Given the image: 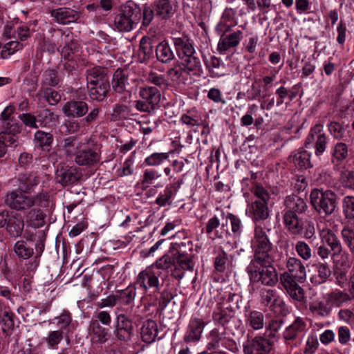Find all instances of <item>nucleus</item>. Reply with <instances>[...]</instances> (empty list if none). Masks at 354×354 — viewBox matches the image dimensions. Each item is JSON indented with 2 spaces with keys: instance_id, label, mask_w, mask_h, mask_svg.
Here are the masks:
<instances>
[{
  "instance_id": "obj_14",
  "label": "nucleus",
  "mask_w": 354,
  "mask_h": 354,
  "mask_svg": "<svg viewBox=\"0 0 354 354\" xmlns=\"http://www.w3.org/2000/svg\"><path fill=\"white\" fill-rule=\"evenodd\" d=\"M235 346V342L232 339L223 336L214 329L209 334V342L207 348L212 351H222V348L233 351Z\"/></svg>"
},
{
  "instance_id": "obj_55",
  "label": "nucleus",
  "mask_w": 354,
  "mask_h": 354,
  "mask_svg": "<svg viewBox=\"0 0 354 354\" xmlns=\"http://www.w3.org/2000/svg\"><path fill=\"white\" fill-rule=\"evenodd\" d=\"M295 251L298 256L304 261H308L312 257V250L307 243L304 241H299L295 246Z\"/></svg>"
},
{
  "instance_id": "obj_27",
  "label": "nucleus",
  "mask_w": 354,
  "mask_h": 354,
  "mask_svg": "<svg viewBox=\"0 0 354 354\" xmlns=\"http://www.w3.org/2000/svg\"><path fill=\"white\" fill-rule=\"evenodd\" d=\"M53 140V135L51 133L38 130L35 133L34 142L35 147L44 151L48 152L50 151Z\"/></svg>"
},
{
  "instance_id": "obj_19",
  "label": "nucleus",
  "mask_w": 354,
  "mask_h": 354,
  "mask_svg": "<svg viewBox=\"0 0 354 354\" xmlns=\"http://www.w3.org/2000/svg\"><path fill=\"white\" fill-rule=\"evenodd\" d=\"M3 125L4 130L0 132V142L6 147L13 145L16 141V134L21 131V126L18 122L12 121Z\"/></svg>"
},
{
  "instance_id": "obj_48",
  "label": "nucleus",
  "mask_w": 354,
  "mask_h": 354,
  "mask_svg": "<svg viewBox=\"0 0 354 354\" xmlns=\"http://www.w3.org/2000/svg\"><path fill=\"white\" fill-rule=\"evenodd\" d=\"M348 156V147L344 142H337L333 149L332 162L339 163Z\"/></svg>"
},
{
  "instance_id": "obj_52",
  "label": "nucleus",
  "mask_w": 354,
  "mask_h": 354,
  "mask_svg": "<svg viewBox=\"0 0 354 354\" xmlns=\"http://www.w3.org/2000/svg\"><path fill=\"white\" fill-rule=\"evenodd\" d=\"M283 324L282 319H272L270 320L268 324H266V332L268 339L276 338L278 337V333L281 330Z\"/></svg>"
},
{
  "instance_id": "obj_6",
  "label": "nucleus",
  "mask_w": 354,
  "mask_h": 354,
  "mask_svg": "<svg viewBox=\"0 0 354 354\" xmlns=\"http://www.w3.org/2000/svg\"><path fill=\"white\" fill-rule=\"evenodd\" d=\"M261 304L276 314L287 313L286 305L278 291L275 289L262 288L259 291Z\"/></svg>"
},
{
  "instance_id": "obj_57",
  "label": "nucleus",
  "mask_w": 354,
  "mask_h": 354,
  "mask_svg": "<svg viewBox=\"0 0 354 354\" xmlns=\"http://www.w3.org/2000/svg\"><path fill=\"white\" fill-rule=\"evenodd\" d=\"M319 343L316 334L310 333L306 339L305 347L304 349V354H314L318 349Z\"/></svg>"
},
{
  "instance_id": "obj_49",
  "label": "nucleus",
  "mask_w": 354,
  "mask_h": 354,
  "mask_svg": "<svg viewBox=\"0 0 354 354\" xmlns=\"http://www.w3.org/2000/svg\"><path fill=\"white\" fill-rule=\"evenodd\" d=\"M332 257L337 267H341L343 269L348 268L351 266L350 255L346 251L341 248V251L333 252Z\"/></svg>"
},
{
  "instance_id": "obj_4",
  "label": "nucleus",
  "mask_w": 354,
  "mask_h": 354,
  "mask_svg": "<svg viewBox=\"0 0 354 354\" xmlns=\"http://www.w3.org/2000/svg\"><path fill=\"white\" fill-rule=\"evenodd\" d=\"M271 229L256 224L254 230V236L251 241V247L254 251L252 259L259 261L275 259L276 250L271 243L269 235Z\"/></svg>"
},
{
  "instance_id": "obj_50",
  "label": "nucleus",
  "mask_w": 354,
  "mask_h": 354,
  "mask_svg": "<svg viewBox=\"0 0 354 354\" xmlns=\"http://www.w3.org/2000/svg\"><path fill=\"white\" fill-rule=\"evenodd\" d=\"M60 79L56 71L53 69L46 70L42 75V86H48L55 87L59 84Z\"/></svg>"
},
{
  "instance_id": "obj_59",
  "label": "nucleus",
  "mask_w": 354,
  "mask_h": 354,
  "mask_svg": "<svg viewBox=\"0 0 354 354\" xmlns=\"http://www.w3.org/2000/svg\"><path fill=\"white\" fill-rule=\"evenodd\" d=\"M230 221L231 225V230L234 236H239L242 232L241 221L236 216L229 213L226 216V223Z\"/></svg>"
},
{
  "instance_id": "obj_61",
  "label": "nucleus",
  "mask_w": 354,
  "mask_h": 354,
  "mask_svg": "<svg viewBox=\"0 0 354 354\" xmlns=\"http://www.w3.org/2000/svg\"><path fill=\"white\" fill-rule=\"evenodd\" d=\"M62 339L63 330H58L51 331L48 335V337L46 338V341L50 347L54 348L59 344V343L62 340Z\"/></svg>"
},
{
  "instance_id": "obj_36",
  "label": "nucleus",
  "mask_w": 354,
  "mask_h": 354,
  "mask_svg": "<svg viewBox=\"0 0 354 354\" xmlns=\"http://www.w3.org/2000/svg\"><path fill=\"white\" fill-rule=\"evenodd\" d=\"M219 225L220 221L216 216H214L208 220L205 227V232L207 235H210L214 231H215V235L218 238H222L224 234H230L228 229L225 227L227 225V223H222L221 227V232L216 230L219 227Z\"/></svg>"
},
{
  "instance_id": "obj_11",
  "label": "nucleus",
  "mask_w": 354,
  "mask_h": 354,
  "mask_svg": "<svg viewBox=\"0 0 354 354\" xmlns=\"http://www.w3.org/2000/svg\"><path fill=\"white\" fill-rule=\"evenodd\" d=\"M83 176L82 170L77 167H61L55 173V180L63 187L77 183Z\"/></svg>"
},
{
  "instance_id": "obj_62",
  "label": "nucleus",
  "mask_w": 354,
  "mask_h": 354,
  "mask_svg": "<svg viewBox=\"0 0 354 354\" xmlns=\"http://www.w3.org/2000/svg\"><path fill=\"white\" fill-rule=\"evenodd\" d=\"M19 118L24 124V125L32 129L39 128L37 115H34L31 113H22L19 115Z\"/></svg>"
},
{
  "instance_id": "obj_26",
  "label": "nucleus",
  "mask_w": 354,
  "mask_h": 354,
  "mask_svg": "<svg viewBox=\"0 0 354 354\" xmlns=\"http://www.w3.org/2000/svg\"><path fill=\"white\" fill-rule=\"evenodd\" d=\"M310 159V153L304 149H299L289 157L290 162L298 169H306L312 167Z\"/></svg>"
},
{
  "instance_id": "obj_22",
  "label": "nucleus",
  "mask_w": 354,
  "mask_h": 354,
  "mask_svg": "<svg viewBox=\"0 0 354 354\" xmlns=\"http://www.w3.org/2000/svg\"><path fill=\"white\" fill-rule=\"evenodd\" d=\"M286 270L283 273L290 274L293 277L295 276L296 278L306 279V267L300 259L292 257L287 258L286 261Z\"/></svg>"
},
{
  "instance_id": "obj_29",
  "label": "nucleus",
  "mask_w": 354,
  "mask_h": 354,
  "mask_svg": "<svg viewBox=\"0 0 354 354\" xmlns=\"http://www.w3.org/2000/svg\"><path fill=\"white\" fill-rule=\"evenodd\" d=\"M245 322L247 327L254 330H259L266 326L264 314L258 310H251L245 315Z\"/></svg>"
},
{
  "instance_id": "obj_64",
  "label": "nucleus",
  "mask_w": 354,
  "mask_h": 354,
  "mask_svg": "<svg viewBox=\"0 0 354 354\" xmlns=\"http://www.w3.org/2000/svg\"><path fill=\"white\" fill-rule=\"evenodd\" d=\"M46 100L50 105H55L61 100V95L56 91L50 88L44 89Z\"/></svg>"
},
{
  "instance_id": "obj_35",
  "label": "nucleus",
  "mask_w": 354,
  "mask_h": 354,
  "mask_svg": "<svg viewBox=\"0 0 354 354\" xmlns=\"http://www.w3.org/2000/svg\"><path fill=\"white\" fill-rule=\"evenodd\" d=\"M136 283L145 290L148 287L155 286V272L152 266L147 267L139 274Z\"/></svg>"
},
{
  "instance_id": "obj_28",
  "label": "nucleus",
  "mask_w": 354,
  "mask_h": 354,
  "mask_svg": "<svg viewBox=\"0 0 354 354\" xmlns=\"http://www.w3.org/2000/svg\"><path fill=\"white\" fill-rule=\"evenodd\" d=\"M309 310L314 315L321 317H328L332 311L325 295L322 299L311 302L309 304Z\"/></svg>"
},
{
  "instance_id": "obj_56",
  "label": "nucleus",
  "mask_w": 354,
  "mask_h": 354,
  "mask_svg": "<svg viewBox=\"0 0 354 354\" xmlns=\"http://www.w3.org/2000/svg\"><path fill=\"white\" fill-rule=\"evenodd\" d=\"M23 46V44L17 41H11L6 43L1 52V57L7 59L15 52L21 49Z\"/></svg>"
},
{
  "instance_id": "obj_2",
  "label": "nucleus",
  "mask_w": 354,
  "mask_h": 354,
  "mask_svg": "<svg viewBox=\"0 0 354 354\" xmlns=\"http://www.w3.org/2000/svg\"><path fill=\"white\" fill-rule=\"evenodd\" d=\"M18 186L20 192L14 191L9 194L6 204L17 211L30 209L36 205L46 208L50 205V195L48 192H41L35 196H28L24 193H30L39 183V178L35 173L21 174L18 178Z\"/></svg>"
},
{
  "instance_id": "obj_21",
  "label": "nucleus",
  "mask_w": 354,
  "mask_h": 354,
  "mask_svg": "<svg viewBox=\"0 0 354 354\" xmlns=\"http://www.w3.org/2000/svg\"><path fill=\"white\" fill-rule=\"evenodd\" d=\"M249 216L254 222L266 220L269 216L268 203L254 201L248 207Z\"/></svg>"
},
{
  "instance_id": "obj_41",
  "label": "nucleus",
  "mask_w": 354,
  "mask_h": 354,
  "mask_svg": "<svg viewBox=\"0 0 354 354\" xmlns=\"http://www.w3.org/2000/svg\"><path fill=\"white\" fill-rule=\"evenodd\" d=\"M153 35L150 37H143L140 41V56L142 55L143 61H148L153 57Z\"/></svg>"
},
{
  "instance_id": "obj_42",
  "label": "nucleus",
  "mask_w": 354,
  "mask_h": 354,
  "mask_svg": "<svg viewBox=\"0 0 354 354\" xmlns=\"http://www.w3.org/2000/svg\"><path fill=\"white\" fill-rule=\"evenodd\" d=\"M142 340L147 344L155 341V321L149 319L144 322L141 328Z\"/></svg>"
},
{
  "instance_id": "obj_32",
  "label": "nucleus",
  "mask_w": 354,
  "mask_h": 354,
  "mask_svg": "<svg viewBox=\"0 0 354 354\" xmlns=\"http://www.w3.org/2000/svg\"><path fill=\"white\" fill-rule=\"evenodd\" d=\"M88 95L93 100L102 101L110 90V83L100 82L93 85L87 86Z\"/></svg>"
},
{
  "instance_id": "obj_15",
  "label": "nucleus",
  "mask_w": 354,
  "mask_h": 354,
  "mask_svg": "<svg viewBox=\"0 0 354 354\" xmlns=\"http://www.w3.org/2000/svg\"><path fill=\"white\" fill-rule=\"evenodd\" d=\"M50 14L55 21L63 25L77 21L82 15L81 12L66 7L52 10Z\"/></svg>"
},
{
  "instance_id": "obj_53",
  "label": "nucleus",
  "mask_w": 354,
  "mask_h": 354,
  "mask_svg": "<svg viewBox=\"0 0 354 354\" xmlns=\"http://www.w3.org/2000/svg\"><path fill=\"white\" fill-rule=\"evenodd\" d=\"M342 211L347 220L354 219V196H346L342 200Z\"/></svg>"
},
{
  "instance_id": "obj_20",
  "label": "nucleus",
  "mask_w": 354,
  "mask_h": 354,
  "mask_svg": "<svg viewBox=\"0 0 354 354\" xmlns=\"http://www.w3.org/2000/svg\"><path fill=\"white\" fill-rule=\"evenodd\" d=\"M306 323L301 317H297L293 322L288 326L283 333L285 342L289 344L291 341L295 340L299 333L305 331Z\"/></svg>"
},
{
  "instance_id": "obj_31",
  "label": "nucleus",
  "mask_w": 354,
  "mask_h": 354,
  "mask_svg": "<svg viewBox=\"0 0 354 354\" xmlns=\"http://www.w3.org/2000/svg\"><path fill=\"white\" fill-rule=\"evenodd\" d=\"M39 127H49L54 125L59 116L49 109H42L36 112Z\"/></svg>"
},
{
  "instance_id": "obj_43",
  "label": "nucleus",
  "mask_w": 354,
  "mask_h": 354,
  "mask_svg": "<svg viewBox=\"0 0 354 354\" xmlns=\"http://www.w3.org/2000/svg\"><path fill=\"white\" fill-rule=\"evenodd\" d=\"M89 330L93 334V339L100 343H104L107 340L106 335L108 334L107 330L102 327L98 320H91Z\"/></svg>"
},
{
  "instance_id": "obj_38",
  "label": "nucleus",
  "mask_w": 354,
  "mask_h": 354,
  "mask_svg": "<svg viewBox=\"0 0 354 354\" xmlns=\"http://www.w3.org/2000/svg\"><path fill=\"white\" fill-rule=\"evenodd\" d=\"M128 76L127 71L120 68L115 71L112 80V86L113 90L119 93L124 92L126 89Z\"/></svg>"
},
{
  "instance_id": "obj_9",
  "label": "nucleus",
  "mask_w": 354,
  "mask_h": 354,
  "mask_svg": "<svg viewBox=\"0 0 354 354\" xmlns=\"http://www.w3.org/2000/svg\"><path fill=\"white\" fill-rule=\"evenodd\" d=\"M101 159L100 151L97 147H77L75 153V162L80 166L92 167L97 165Z\"/></svg>"
},
{
  "instance_id": "obj_10",
  "label": "nucleus",
  "mask_w": 354,
  "mask_h": 354,
  "mask_svg": "<svg viewBox=\"0 0 354 354\" xmlns=\"http://www.w3.org/2000/svg\"><path fill=\"white\" fill-rule=\"evenodd\" d=\"M273 342L261 335L255 336L243 345V354H270Z\"/></svg>"
},
{
  "instance_id": "obj_60",
  "label": "nucleus",
  "mask_w": 354,
  "mask_h": 354,
  "mask_svg": "<svg viewBox=\"0 0 354 354\" xmlns=\"http://www.w3.org/2000/svg\"><path fill=\"white\" fill-rule=\"evenodd\" d=\"M228 265L227 254L223 250L218 252L214 260L215 269L218 272H224Z\"/></svg>"
},
{
  "instance_id": "obj_44",
  "label": "nucleus",
  "mask_w": 354,
  "mask_h": 354,
  "mask_svg": "<svg viewBox=\"0 0 354 354\" xmlns=\"http://www.w3.org/2000/svg\"><path fill=\"white\" fill-rule=\"evenodd\" d=\"M114 24L119 31L129 32L133 29L135 24H138L120 12L114 18Z\"/></svg>"
},
{
  "instance_id": "obj_54",
  "label": "nucleus",
  "mask_w": 354,
  "mask_h": 354,
  "mask_svg": "<svg viewBox=\"0 0 354 354\" xmlns=\"http://www.w3.org/2000/svg\"><path fill=\"white\" fill-rule=\"evenodd\" d=\"M15 252L19 257L24 259L30 258L34 253L33 248L24 241H17L15 243Z\"/></svg>"
},
{
  "instance_id": "obj_46",
  "label": "nucleus",
  "mask_w": 354,
  "mask_h": 354,
  "mask_svg": "<svg viewBox=\"0 0 354 354\" xmlns=\"http://www.w3.org/2000/svg\"><path fill=\"white\" fill-rule=\"evenodd\" d=\"M174 57L173 53L168 44L165 41L156 46V59L162 63L171 61Z\"/></svg>"
},
{
  "instance_id": "obj_34",
  "label": "nucleus",
  "mask_w": 354,
  "mask_h": 354,
  "mask_svg": "<svg viewBox=\"0 0 354 354\" xmlns=\"http://www.w3.org/2000/svg\"><path fill=\"white\" fill-rule=\"evenodd\" d=\"M174 12L169 0H158L156 3V19L164 24L173 16Z\"/></svg>"
},
{
  "instance_id": "obj_40",
  "label": "nucleus",
  "mask_w": 354,
  "mask_h": 354,
  "mask_svg": "<svg viewBox=\"0 0 354 354\" xmlns=\"http://www.w3.org/2000/svg\"><path fill=\"white\" fill-rule=\"evenodd\" d=\"M348 127V124L344 125L337 121H331L327 125L330 134L333 138L339 140H346V131Z\"/></svg>"
},
{
  "instance_id": "obj_18",
  "label": "nucleus",
  "mask_w": 354,
  "mask_h": 354,
  "mask_svg": "<svg viewBox=\"0 0 354 354\" xmlns=\"http://www.w3.org/2000/svg\"><path fill=\"white\" fill-rule=\"evenodd\" d=\"M140 95L143 100L136 102V107L137 109L151 113L155 109V104L153 103V97L155 91L152 86L140 87Z\"/></svg>"
},
{
  "instance_id": "obj_47",
  "label": "nucleus",
  "mask_w": 354,
  "mask_h": 354,
  "mask_svg": "<svg viewBox=\"0 0 354 354\" xmlns=\"http://www.w3.org/2000/svg\"><path fill=\"white\" fill-rule=\"evenodd\" d=\"M136 296V288L129 286L127 289L116 292V298L120 305H130L133 302Z\"/></svg>"
},
{
  "instance_id": "obj_33",
  "label": "nucleus",
  "mask_w": 354,
  "mask_h": 354,
  "mask_svg": "<svg viewBox=\"0 0 354 354\" xmlns=\"http://www.w3.org/2000/svg\"><path fill=\"white\" fill-rule=\"evenodd\" d=\"M325 296L328 299L332 309L333 306L340 307L344 304L347 303L351 300V297L349 294L337 289L325 294Z\"/></svg>"
},
{
  "instance_id": "obj_39",
  "label": "nucleus",
  "mask_w": 354,
  "mask_h": 354,
  "mask_svg": "<svg viewBox=\"0 0 354 354\" xmlns=\"http://www.w3.org/2000/svg\"><path fill=\"white\" fill-rule=\"evenodd\" d=\"M234 312L228 307L223 308L221 306H217L214 310L212 317L216 323L225 326L234 317Z\"/></svg>"
},
{
  "instance_id": "obj_12",
  "label": "nucleus",
  "mask_w": 354,
  "mask_h": 354,
  "mask_svg": "<svg viewBox=\"0 0 354 354\" xmlns=\"http://www.w3.org/2000/svg\"><path fill=\"white\" fill-rule=\"evenodd\" d=\"M328 138L324 132V127L321 124H315L311 129L305 142L306 147L315 141V154L322 155L326 150Z\"/></svg>"
},
{
  "instance_id": "obj_24",
  "label": "nucleus",
  "mask_w": 354,
  "mask_h": 354,
  "mask_svg": "<svg viewBox=\"0 0 354 354\" xmlns=\"http://www.w3.org/2000/svg\"><path fill=\"white\" fill-rule=\"evenodd\" d=\"M87 86L109 82L108 69L101 66H95L86 71Z\"/></svg>"
},
{
  "instance_id": "obj_1",
  "label": "nucleus",
  "mask_w": 354,
  "mask_h": 354,
  "mask_svg": "<svg viewBox=\"0 0 354 354\" xmlns=\"http://www.w3.org/2000/svg\"><path fill=\"white\" fill-rule=\"evenodd\" d=\"M283 223L290 234L299 236L303 234L306 239H315V229L310 221L304 218L308 209L306 201L295 194L287 196L283 202Z\"/></svg>"
},
{
  "instance_id": "obj_16",
  "label": "nucleus",
  "mask_w": 354,
  "mask_h": 354,
  "mask_svg": "<svg viewBox=\"0 0 354 354\" xmlns=\"http://www.w3.org/2000/svg\"><path fill=\"white\" fill-rule=\"evenodd\" d=\"M62 110L66 117L81 118L88 113V106L84 101L72 100L66 102Z\"/></svg>"
},
{
  "instance_id": "obj_63",
  "label": "nucleus",
  "mask_w": 354,
  "mask_h": 354,
  "mask_svg": "<svg viewBox=\"0 0 354 354\" xmlns=\"http://www.w3.org/2000/svg\"><path fill=\"white\" fill-rule=\"evenodd\" d=\"M340 181L344 187L354 190V171H345L341 174Z\"/></svg>"
},
{
  "instance_id": "obj_25",
  "label": "nucleus",
  "mask_w": 354,
  "mask_h": 354,
  "mask_svg": "<svg viewBox=\"0 0 354 354\" xmlns=\"http://www.w3.org/2000/svg\"><path fill=\"white\" fill-rule=\"evenodd\" d=\"M174 44L176 53L180 59H184L185 56L192 55L195 52L192 42L187 36L174 38Z\"/></svg>"
},
{
  "instance_id": "obj_37",
  "label": "nucleus",
  "mask_w": 354,
  "mask_h": 354,
  "mask_svg": "<svg viewBox=\"0 0 354 354\" xmlns=\"http://www.w3.org/2000/svg\"><path fill=\"white\" fill-rule=\"evenodd\" d=\"M24 227V222L21 216L15 214L9 218L6 230L12 236H19L23 232Z\"/></svg>"
},
{
  "instance_id": "obj_30",
  "label": "nucleus",
  "mask_w": 354,
  "mask_h": 354,
  "mask_svg": "<svg viewBox=\"0 0 354 354\" xmlns=\"http://www.w3.org/2000/svg\"><path fill=\"white\" fill-rule=\"evenodd\" d=\"M120 12L122 15H127L129 19H132L133 21L139 23L142 18V10L139 6L133 1H127L124 4L120 7Z\"/></svg>"
},
{
  "instance_id": "obj_13",
  "label": "nucleus",
  "mask_w": 354,
  "mask_h": 354,
  "mask_svg": "<svg viewBox=\"0 0 354 354\" xmlns=\"http://www.w3.org/2000/svg\"><path fill=\"white\" fill-rule=\"evenodd\" d=\"M328 221H324L317 223V226L319 230L320 239L324 243L327 244L331 253L341 251L342 243L334 232L328 226Z\"/></svg>"
},
{
  "instance_id": "obj_3",
  "label": "nucleus",
  "mask_w": 354,
  "mask_h": 354,
  "mask_svg": "<svg viewBox=\"0 0 354 354\" xmlns=\"http://www.w3.org/2000/svg\"><path fill=\"white\" fill-rule=\"evenodd\" d=\"M274 259H252L246 269L250 280L268 287L275 286L278 282V274L276 269L271 266Z\"/></svg>"
},
{
  "instance_id": "obj_17",
  "label": "nucleus",
  "mask_w": 354,
  "mask_h": 354,
  "mask_svg": "<svg viewBox=\"0 0 354 354\" xmlns=\"http://www.w3.org/2000/svg\"><path fill=\"white\" fill-rule=\"evenodd\" d=\"M205 325V322L201 318L194 317L191 319L183 337L184 341L187 343L198 342Z\"/></svg>"
},
{
  "instance_id": "obj_8",
  "label": "nucleus",
  "mask_w": 354,
  "mask_h": 354,
  "mask_svg": "<svg viewBox=\"0 0 354 354\" xmlns=\"http://www.w3.org/2000/svg\"><path fill=\"white\" fill-rule=\"evenodd\" d=\"M280 283L288 295L294 300L301 302L304 299V291L299 285L305 281L301 278H296L295 276L281 273L279 277Z\"/></svg>"
},
{
  "instance_id": "obj_23",
  "label": "nucleus",
  "mask_w": 354,
  "mask_h": 354,
  "mask_svg": "<svg viewBox=\"0 0 354 354\" xmlns=\"http://www.w3.org/2000/svg\"><path fill=\"white\" fill-rule=\"evenodd\" d=\"M242 38L243 32L241 30L233 32L229 35L222 34L218 44V49L220 51H226L231 48L236 47Z\"/></svg>"
},
{
  "instance_id": "obj_5",
  "label": "nucleus",
  "mask_w": 354,
  "mask_h": 354,
  "mask_svg": "<svg viewBox=\"0 0 354 354\" xmlns=\"http://www.w3.org/2000/svg\"><path fill=\"white\" fill-rule=\"evenodd\" d=\"M310 201L313 207L320 215H331L337 205V196L331 190L314 189L310 192Z\"/></svg>"
},
{
  "instance_id": "obj_51",
  "label": "nucleus",
  "mask_w": 354,
  "mask_h": 354,
  "mask_svg": "<svg viewBox=\"0 0 354 354\" xmlns=\"http://www.w3.org/2000/svg\"><path fill=\"white\" fill-rule=\"evenodd\" d=\"M176 187L174 185H169L166 187L163 193H160L159 196L156 198V204L160 206H165L167 204L171 203V198L176 194Z\"/></svg>"
},
{
  "instance_id": "obj_7",
  "label": "nucleus",
  "mask_w": 354,
  "mask_h": 354,
  "mask_svg": "<svg viewBox=\"0 0 354 354\" xmlns=\"http://www.w3.org/2000/svg\"><path fill=\"white\" fill-rule=\"evenodd\" d=\"M140 319L139 315L130 313L129 315L120 314L117 317L115 335L121 341H128L133 332V324L136 325L137 321Z\"/></svg>"
},
{
  "instance_id": "obj_45",
  "label": "nucleus",
  "mask_w": 354,
  "mask_h": 354,
  "mask_svg": "<svg viewBox=\"0 0 354 354\" xmlns=\"http://www.w3.org/2000/svg\"><path fill=\"white\" fill-rule=\"evenodd\" d=\"M46 215L40 209H32L27 214V221L35 227H41L46 223Z\"/></svg>"
},
{
  "instance_id": "obj_58",
  "label": "nucleus",
  "mask_w": 354,
  "mask_h": 354,
  "mask_svg": "<svg viewBox=\"0 0 354 354\" xmlns=\"http://www.w3.org/2000/svg\"><path fill=\"white\" fill-rule=\"evenodd\" d=\"M175 264V269L177 270L178 268H182L184 270H192L194 268V263L192 258L186 254H180L176 258Z\"/></svg>"
}]
</instances>
